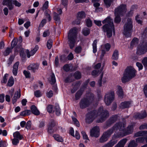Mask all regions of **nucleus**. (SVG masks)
<instances>
[{"instance_id":"1","label":"nucleus","mask_w":147,"mask_h":147,"mask_svg":"<svg viewBox=\"0 0 147 147\" xmlns=\"http://www.w3.org/2000/svg\"><path fill=\"white\" fill-rule=\"evenodd\" d=\"M109 113L108 111L103 109L102 107H100L97 110H94L91 111L86 114V121L88 123H92L95 119L99 116L100 118L96 121L97 123H102L108 117Z\"/></svg>"},{"instance_id":"2","label":"nucleus","mask_w":147,"mask_h":147,"mask_svg":"<svg viewBox=\"0 0 147 147\" xmlns=\"http://www.w3.org/2000/svg\"><path fill=\"white\" fill-rule=\"evenodd\" d=\"M116 124H118V127H120V128H115L116 130L119 129L121 132L120 133L118 134L117 135L115 136V137L116 138H118L120 137H123L131 134L133 131L134 127L135 125L134 123H131L127 127V130H126L125 129V127L126 126V123L125 122L123 123L119 122Z\"/></svg>"},{"instance_id":"3","label":"nucleus","mask_w":147,"mask_h":147,"mask_svg":"<svg viewBox=\"0 0 147 147\" xmlns=\"http://www.w3.org/2000/svg\"><path fill=\"white\" fill-rule=\"evenodd\" d=\"M103 24L107 23L102 27V29L104 32L107 33V36L108 38L111 37L112 32L115 34V30L113 20L110 17H108L102 21Z\"/></svg>"},{"instance_id":"4","label":"nucleus","mask_w":147,"mask_h":147,"mask_svg":"<svg viewBox=\"0 0 147 147\" xmlns=\"http://www.w3.org/2000/svg\"><path fill=\"white\" fill-rule=\"evenodd\" d=\"M136 71L132 66L127 67L125 69L121 78V81L123 83L129 81L136 76Z\"/></svg>"},{"instance_id":"5","label":"nucleus","mask_w":147,"mask_h":147,"mask_svg":"<svg viewBox=\"0 0 147 147\" xmlns=\"http://www.w3.org/2000/svg\"><path fill=\"white\" fill-rule=\"evenodd\" d=\"M86 97L82 98L80 102V107L81 109H84L88 107L92 102L95 99L94 95L91 92L86 93Z\"/></svg>"},{"instance_id":"6","label":"nucleus","mask_w":147,"mask_h":147,"mask_svg":"<svg viewBox=\"0 0 147 147\" xmlns=\"http://www.w3.org/2000/svg\"><path fill=\"white\" fill-rule=\"evenodd\" d=\"M68 44L72 49L75 46L77 38V29L74 27L69 30L68 33Z\"/></svg>"},{"instance_id":"7","label":"nucleus","mask_w":147,"mask_h":147,"mask_svg":"<svg viewBox=\"0 0 147 147\" xmlns=\"http://www.w3.org/2000/svg\"><path fill=\"white\" fill-rule=\"evenodd\" d=\"M126 5L122 4L115 9V18L114 22L116 23H119L121 21L120 16H123L126 12Z\"/></svg>"},{"instance_id":"8","label":"nucleus","mask_w":147,"mask_h":147,"mask_svg":"<svg viewBox=\"0 0 147 147\" xmlns=\"http://www.w3.org/2000/svg\"><path fill=\"white\" fill-rule=\"evenodd\" d=\"M133 21L131 18H128L127 22L124 27V34L127 37H130L131 36V30L133 28Z\"/></svg>"},{"instance_id":"9","label":"nucleus","mask_w":147,"mask_h":147,"mask_svg":"<svg viewBox=\"0 0 147 147\" xmlns=\"http://www.w3.org/2000/svg\"><path fill=\"white\" fill-rule=\"evenodd\" d=\"M117 124H116L112 128L104 132L100 138V143H103L107 141L110 136L113 134V131L116 130L115 128H119L118 127L119 126Z\"/></svg>"},{"instance_id":"10","label":"nucleus","mask_w":147,"mask_h":147,"mask_svg":"<svg viewBox=\"0 0 147 147\" xmlns=\"http://www.w3.org/2000/svg\"><path fill=\"white\" fill-rule=\"evenodd\" d=\"M147 52V39H144L138 46L136 54L139 55H143Z\"/></svg>"},{"instance_id":"11","label":"nucleus","mask_w":147,"mask_h":147,"mask_svg":"<svg viewBox=\"0 0 147 147\" xmlns=\"http://www.w3.org/2000/svg\"><path fill=\"white\" fill-rule=\"evenodd\" d=\"M3 5L7 6L9 10H12L14 7L12 3L15 5L16 6L20 7L21 5V4L19 2L17 1L14 0H4L2 2Z\"/></svg>"},{"instance_id":"12","label":"nucleus","mask_w":147,"mask_h":147,"mask_svg":"<svg viewBox=\"0 0 147 147\" xmlns=\"http://www.w3.org/2000/svg\"><path fill=\"white\" fill-rule=\"evenodd\" d=\"M114 98L115 94L113 91H109L106 94L104 99L106 105L109 106L110 105L114 100Z\"/></svg>"},{"instance_id":"13","label":"nucleus","mask_w":147,"mask_h":147,"mask_svg":"<svg viewBox=\"0 0 147 147\" xmlns=\"http://www.w3.org/2000/svg\"><path fill=\"white\" fill-rule=\"evenodd\" d=\"M58 123L53 119L51 120L48 125V132L50 134H52L57 131V129H53L55 126H57Z\"/></svg>"},{"instance_id":"14","label":"nucleus","mask_w":147,"mask_h":147,"mask_svg":"<svg viewBox=\"0 0 147 147\" xmlns=\"http://www.w3.org/2000/svg\"><path fill=\"white\" fill-rule=\"evenodd\" d=\"M118 119L117 115H113L105 123L104 125L105 128H107L110 127L111 125L115 122Z\"/></svg>"},{"instance_id":"15","label":"nucleus","mask_w":147,"mask_h":147,"mask_svg":"<svg viewBox=\"0 0 147 147\" xmlns=\"http://www.w3.org/2000/svg\"><path fill=\"white\" fill-rule=\"evenodd\" d=\"M90 135L92 137L97 138L100 135V129L99 127H94L90 131Z\"/></svg>"},{"instance_id":"16","label":"nucleus","mask_w":147,"mask_h":147,"mask_svg":"<svg viewBox=\"0 0 147 147\" xmlns=\"http://www.w3.org/2000/svg\"><path fill=\"white\" fill-rule=\"evenodd\" d=\"M86 85H84L82 86L79 90L76 93L75 95L76 100H77L80 99L85 90L86 87Z\"/></svg>"},{"instance_id":"17","label":"nucleus","mask_w":147,"mask_h":147,"mask_svg":"<svg viewBox=\"0 0 147 147\" xmlns=\"http://www.w3.org/2000/svg\"><path fill=\"white\" fill-rule=\"evenodd\" d=\"M147 116L145 111H142L140 113H136L134 115V117L136 119H142L145 118Z\"/></svg>"},{"instance_id":"18","label":"nucleus","mask_w":147,"mask_h":147,"mask_svg":"<svg viewBox=\"0 0 147 147\" xmlns=\"http://www.w3.org/2000/svg\"><path fill=\"white\" fill-rule=\"evenodd\" d=\"M38 49V45H36L35 46L34 48L30 51H29L28 50L26 51V54L27 57L28 58L30 57L31 56L33 55L37 51Z\"/></svg>"},{"instance_id":"19","label":"nucleus","mask_w":147,"mask_h":147,"mask_svg":"<svg viewBox=\"0 0 147 147\" xmlns=\"http://www.w3.org/2000/svg\"><path fill=\"white\" fill-rule=\"evenodd\" d=\"M21 96V92L19 90V91H16L12 98V103L14 104L16 102L18 99L20 98Z\"/></svg>"},{"instance_id":"20","label":"nucleus","mask_w":147,"mask_h":147,"mask_svg":"<svg viewBox=\"0 0 147 147\" xmlns=\"http://www.w3.org/2000/svg\"><path fill=\"white\" fill-rule=\"evenodd\" d=\"M38 65L37 64L34 63L30 64L28 67V69L29 70H32L34 72L36 70L38 69Z\"/></svg>"},{"instance_id":"21","label":"nucleus","mask_w":147,"mask_h":147,"mask_svg":"<svg viewBox=\"0 0 147 147\" xmlns=\"http://www.w3.org/2000/svg\"><path fill=\"white\" fill-rule=\"evenodd\" d=\"M32 113L36 115H38L40 114L39 111L38 110L37 107L34 105H32L30 107Z\"/></svg>"},{"instance_id":"22","label":"nucleus","mask_w":147,"mask_h":147,"mask_svg":"<svg viewBox=\"0 0 147 147\" xmlns=\"http://www.w3.org/2000/svg\"><path fill=\"white\" fill-rule=\"evenodd\" d=\"M131 103V101H125L121 103L120 107L121 109H124L129 107Z\"/></svg>"},{"instance_id":"23","label":"nucleus","mask_w":147,"mask_h":147,"mask_svg":"<svg viewBox=\"0 0 147 147\" xmlns=\"http://www.w3.org/2000/svg\"><path fill=\"white\" fill-rule=\"evenodd\" d=\"M127 139L124 138L121 140L115 147H124L126 143Z\"/></svg>"},{"instance_id":"24","label":"nucleus","mask_w":147,"mask_h":147,"mask_svg":"<svg viewBox=\"0 0 147 147\" xmlns=\"http://www.w3.org/2000/svg\"><path fill=\"white\" fill-rule=\"evenodd\" d=\"M117 142V140H112L109 141L107 144H105L103 147H112Z\"/></svg>"},{"instance_id":"25","label":"nucleus","mask_w":147,"mask_h":147,"mask_svg":"<svg viewBox=\"0 0 147 147\" xmlns=\"http://www.w3.org/2000/svg\"><path fill=\"white\" fill-rule=\"evenodd\" d=\"M19 64V62H17L13 65V73L14 76H16L17 74L18 67Z\"/></svg>"},{"instance_id":"26","label":"nucleus","mask_w":147,"mask_h":147,"mask_svg":"<svg viewBox=\"0 0 147 147\" xmlns=\"http://www.w3.org/2000/svg\"><path fill=\"white\" fill-rule=\"evenodd\" d=\"M138 38H134L131 41L130 44V48L132 49L133 47L137 45L138 43Z\"/></svg>"},{"instance_id":"27","label":"nucleus","mask_w":147,"mask_h":147,"mask_svg":"<svg viewBox=\"0 0 147 147\" xmlns=\"http://www.w3.org/2000/svg\"><path fill=\"white\" fill-rule=\"evenodd\" d=\"M143 17L142 15L137 14L135 17V20L137 23L142 24V21L141 19H143Z\"/></svg>"},{"instance_id":"28","label":"nucleus","mask_w":147,"mask_h":147,"mask_svg":"<svg viewBox=\"0 0 147 147\" xmlns=\"http://www.w3.org/2000/svg\"><path fill=\"white\" fill-rule=\"evenodd\" d=\"M55 112L56 115L57 116H59L61 114V109L59 108V105L56 103L55 105Z\"/></svg>"},{"instance_id":"29","label":"nucleus","mask_w":147,"mask_h":147,"mask_svg":"<svg viewBox=\"0 0 147 147\" xmlns=\"http://www.w3.org/2000/svg\"><path fill=\"white\" fill-rule=\"evenodd\" d=\"M117 93L119 97H123V92L122 87L120 86H118V90L117 91Z\"/></svg>"},{"instance_id":"30","label":"nucleus","mask_w":147,"mask_h":147,"mask_svg":"<svg viewBox=\"0 0 147 147\" xmlns=\"http://www.w3.org/2000/svg\"><path fill=\"white\" fill-rule=\"evenodd\" d=\"M53 137L58 142H62L63 141L62 138L59 135L57 134H54Z\"/></svg>"},{"instance_id":"31","label":"nucleus","mask_w":147,"mask_h":147,"mask_svg":"<svg viewBox=\"0 0 147 147\" xmlns=\"http://www.w3.org/2000/svg\"><path fill=\"white\" fill-rule=\"evenodd\" d=\"M98 40L96 39H95L93 41L92 43V48H93V52L95 53L97 51V44L98 42Z\"/></svg>"},{"instance_id":"32","label":"nucleus","mask_w":147,"mask_h":147,"mask_svg":"<svg viewBox=\"0 0 147 147\" xmlns=\"http://www.w3.org/2000/svg\"><path fill=\"white\" fill-rule=\"evenodd\" d=\"M119 58V52L117 50H115L112 56V59L113 60H117Z\"/></svg>"},{"instance_id":"33","label":"nucleus","mask_w":147,"mask_h":147,"mask_svg":"<svg viewBox=\"0 0 147 147\" xmlns=\"http://www.w3.org/2000/svg\"><path fill=\"white\" fill-rule=\"evenodd\" d=\"M13 137L19 140H21L23 138V136L21 135L19 131H16L13 134Z\"/></svg>"},{"instance_id":"34","label":"nucleus","mask_w":147,"mask_h":147,"mask_svg":"<svg viewBox=\"0 0 147 147\" xmlns=\"http://www.w3.org/2000/svg\"><path fill=\"white\" fill-rule=\"evenodd\" d=\"M111 47L110 44L109 43H107L104 45H102L101 46V49H105L106 50V51H109Z\"/></svg>"},{"instance_id":"35","label":"nucleus","mask_w":147,"mask_h":147,"mask_svg":"<svg viewBox=\"0 0 147 147\" xmlns=\"http://www.w3.org/2000/svg\"><path fill=\"white\" fill-rule=\"evenodd\" d=\"M14 83V80L12 76H11L9 79L7 85L11 87L13 85Z\"/></svg>"},{"instance_id":"36","label":"nucleus","mask_w":147,"mask_h":147,"mask_svg":"<svg viewBox=\"0 0 147 147\" xmlns=\"http://www.w3.org/2000/svg\"><path fill=\"white\" fill-rule=\"evenodd\" d=\"M31 111L30 110H26L20 113V115L22 116L29 115L31 114Z\"/></svg>"},{"instance_id":"37","label":"nucleus","mask_w":147,"mask_h":147,"mask_svg":"<svg viewBox=\"0 0 147 147\" xmlns=\"http://www.w3.org/2000/svg\"><path fill=\"white\" fill-rule=\"evenodd\" d=\"M82 32L84 36H87L90 34V29L87 28H85L82 30Z\"/></svg>"},{"instance_id":"38","label":"nucleus","mask_w":147,"mask_h":147,"mask_svg":"<svg viewBox=\"0 0 147 147\" xmlns=\"http://www.w3.org/2000/svg\"><path fill=\"white\" fill-rule=\"evenodd\" d=\"M74 79L72 75H69L65 80V83L71 82L74 81Z\"/></svg>"},{"instance_id":"39","label":"nucleus","mask_w":147,"mask_h":147,"mask_svg":"<svg viewBox=\"0 0 147 147\" xmlns=\"http://www.w3.org/2000/svg\"><path fill=\"white\" fill-rule=\"evenodd\" d=\"M12 48L7 47L3 53L4 55L5 56L9 55L10 53L12 52Z\"/></svg>"},{"instance_id":"40","label":"nucleus","mask_w":147,"mask_h":147,"mask_svg":"<svg viewBox=\"0 0 147 147\" xmlns=\"http://www.w3.org/2000/svg\"><path fill=\"white\" fill-rule=\"evenodd\" d=\"M78 18L82 19L86 17V14L83 11L79 12L78 13Z\"/></svg>"},{"instance_id":"41","label":"nucleus","mask_w":147,"mask_h":147,"mask_svg":"<svg viewBox=\"0 0 147 147\" xmlns=\"http://www.w3.org/2000/svg\"><path fill=\"white\" fill-rule=\"evenodd\" d=\"M74 75L75 78L77 80L80 79L81 78V74L79 71H76Z\"/></svg>"},{"instance_id":"42","label":"nucleus","mask_w":147,"mask_h":147,"mask_svg":"<svg viewBox=\"0 0 147 147\" xmlns=\"http://www.w3.org/2000/svg\"><path fill=\"white\" fill-rule=\"evenodd\" d=\"M137 145V144L134 140H131L128 144V147H136Z\"/></svg>"},{"instance_id":"43","label":"nucleus","mask_w":147,"mask_h":147,"mask_svg":"<svg viewBox=\"0 0 147 147\" xmlns=\"http://www.w3.org/2000/svg\"><path fill=\"white\" fill-rule=\"evenodd\" d=\"M53 14L54 20L56 21H59L60 20V17L59 14L55 12H54Z\"/></svg>"},{"instance_id":"44","label":"nucleus","mask_w":147,"mask_h":147,"mask_svg":"<svg viewBox=\"0 0 147 147\" xmlns=\"http://www.w3.org/2000/svg\"><path fill=\"white\" fill-rule=\"evenodd\" d=\"M104 1L106 7H110L113 0H104Z\"/></svg>"},{"instance_id":"45","label":"nucleus","mask_w":147,"mask_h":147,"mask_svg":"<svg viewBox=\"0 0 147 147\" xmlns=\"http://www.w3.org/2000/svg\"><path fill=\"white\" fill-rule=\"evenodd\" d=\"M86 24L88 27H90L92 25V22L90 19H87L86 20Z\"/></svg>"},{"instance_id":"46","label":"nucleus","mask_w":147,"mask_h":147,"mask_svg":"<svg viewBox=\"0 0 147 147\" xmlns=\"http://www.w3.org/2000/svg\"><path fill=\"white\" fill-rule=\"evenodd\" d=\"M53 41L51 39L49 40L47 42V47L49 49H51L52 47Z\"/></svg>"},{"instance_id":"47","label":"nucleus","mask_w":147,"mask_h":147,"mask_svg":"<svg viewBox=\"0 0 147 147\" xmlns=\"http://www.w3.org/2000/svg\"><path fill=\"white\" fill-rule=\"evenodd\" d=\"M145 138L144 137H139L136 139L137 142L139 143H144L145 141Z\"/></svg>"},{"instance_id":"48","label":"nucleus","mask_w":147,"mask_h":147,"mask_svg":"<svg viewBox=\"0 0 147 147\" xmlns=\"http://www.w3.org/2000/svg\"><path fill=\"white\" fill-rule=\"evenodd\" d=\"M34 95L37 98L40 97L42 96V93L39 90H37L34 92Z\"/></svg>"},{"instance_id":"49","label":"nucleus","mask_w":147,"mask_h":147,"mask_svg":"<svg viewBox=\"0 0 147 147\" xmlns=\"http://www.w3.org/2000/svg\"><path fill=\"white\" fill-rule=\"evenodd\" d=\"M56 82V79L54 74L53 73L51 76V83L52 84H54Z\"/></svg>"},{"instance_id":"50","label":"nucleus","mask_w":147,"mask_h":147,"mask_svg":"<svg viewBox=\"0 0 147 147\" xmlns=\"http://www.w3.org/2000/svg\"><path fill=\"white\" fill-rule=\"evenodd\" d=\"M142 63L145 68H147V57H145L142 60Z\"/></svg>"},{"instance_id":"51","label":"nucleus","mask_w":147,"mask_h":147,"mask_svg":"<svg viewBox=\"0 0 147 147\" xmlns=\"http://www.w3.org/2000/svg\"><path fill=\"white\" fill-rule=\"evenodd\" d=\"M31 122L30 121H28L25 126V128L27 129H30L31 127Z\"/></svg>"},{"instance_id":"52","label":"nucleus","mask_w":147,"mask_h":147,"mask_svg":"<svg viewBox=\"0 0 147 147\" xmlns=\"http://www.w3.org/2000/svg\"><path fill=\"white\" fill-rule=\"evenodd\" d=\"M81 50L82 47L80 46H78L76 48L74 51L76 53L78 54L81 52Z\"/></svg>"},{"instance_id":"53","label":"nucleus","mask_w":147,"mask_h":147,"mask_svg":"<svg viewBox=\"0 0 147 147\" xmlns=\"http://www.w3.org/2000/svg\"><path fill=\"white\" fill-rule=\"evenodd\" d=\"M17 40L13 39L11 42V48H13L14 47L17 45Z\"/></svg>"},{"instance_id":"54","label":"nucleus","mask_w":147,"mask_h":147,"mask_svg":"<svg viewBox=\"0 0 147 147\" xmlns=\"http://www.w3.org/2000/svg\"><path fill=\"white\" fill-rule=\"evenodd\" d=\"M19 143V140L18 139L14 138L12 140V143L13 145H17Z\"/></svg>"},{"instance_id":"55","label":"nucleus","mask_w":147,"mask_h":147,"mask_svg":"<svg viewBox=\"0 0 147 147\" xmlns=\"http://www.w3.org/2000/svg\"><path fill=\"white\" fill-rule=\"evenodd\" d=\"M53 107L52 105H49L47 107V111L49 113H51L53 111Z\"/></svg>"},{"instance_id":"56","label":"nucleus","mask_w":147,"mask_h":147,"mask_svg":"<svg viewBox=\"0 0 147 147\" xmlns=\"http://www.w3.org/2000/svg\"><path fill=\"white\" fill-rule=\"evenodd\" d=\"M64 70L66 71H68L70 70V67L68 64H66L63 67Z\"/></svg>"},{"instance_id":"57","label":"nucleus","mask_w":147,"mask_h":147,"mask_svg":"<svg viewBox=\"0 0 147 147\" xmlns=\"http://www.w3.org/2000/svg\"><path fill=\"white\" fill-rule=\"evenodd\" d=\"M23 74H24L26 78H30V73L29 72L26 70H24Z\"/></svg>"},{"instance_id":"58","label":"nucleus","mask_w":147,"mask_h":147,"mask_svg":"<svg viewBox=\"0 0 147 147\" xmlns=\"http://www.w3.org/2000/svg\"><path fill=\"white\" fill-rule=\"evenodd\" d=\"M143 131H140L136 133L134 135L135 137H138L140 136H142Z\"/></svg>"},{"instance_id":"59","label":"nucleus","mask_w":147,"mask_h":147,"mask_svg":"<svg viewBox=\"0 0 147 147\" xmlns=\"http://www.w3.org/2000/svg\"><path fill=\"white\" fill-rule=\"evenodd\" d=\"M49 6V2L48 1H46L43 6V10H45L47 9Z\"/></svg>"},{"instance_id":"60","label":"nucleus","mask_w":147,"mask_h":147,"mask_svg":"<svg viewBox=\"0 0 147 147\" xmlns=\"http://www.w3.org/2000/svg\"><path fill=\"white\" fill-rule=\"evenodd\" d=\"M139 129L140 130L144 129H147V123H145L141 125L140 126Z\"/></svg>"},{"instance_id":"61","label":"nucleus","mask_w":147,"mask_h":147,"mask_svg":"<svg viewBox=\"0 0 147 147\" xmlns=\"http://www.w3.org/2000/svg\"><path fill=\"white\" fill-rule=\"evenodd\" d=\"M81 134L82 135L84 139L86 140H89L87 135L86 134L85 132L84 131L81 132Z\"/></svg>"},{"instance_id":"62","label":"nucleus","mask_w":147,"mask_h":147,"mask_svg":"<svg viewBox=\"0 0 147 147\" xmlns=\"http://www.w3.org/2000/svg\"><path fill=\"white\" fill-rule=\"evenodd\" d=\"M45 15L47 18H48L49 21L51 20V17L50 15L48 13L47 11H46L45 12Z\"/></svg>"},{"instance_id":"63","label":"nucleus","mask_w":147,"mask_h":147,"mask_svg":"<svg viewBox=\"0 0 147 147\" xmlns=\"http://www.w3.org/2000/svg\"><path fill=\"white\" fill-rule=\"evenodd\" d=\"M136 65L138 67L139 70H141L143 69V66L141 63L137 62L136 63Z\"/></svg>"},{"instance_id":"64","label":"nucleus","mask_w":147,"mask_h":147,"mask_svg":"<svg viewBox=\"0 0 147 147\" xmlns=\"http://www.w3.org/2000/svg\"><path fill=\"white\" fill-rule=\"evenodd\" d=\"M47 96L49 98H51L53 96V93L52 90H50L47 93Z\"/></svg>"}]
</instances>
